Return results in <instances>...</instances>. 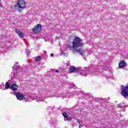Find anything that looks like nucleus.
Here are the masks:
<instances>
[{"label":"nucleus","instance_id":"nucleus-8","mask_svg":"<svg viewBox=\"0 0 128 128\" xmlns=\"http://www.w3.org/2000/svg\"><path fill=\"white\" fill-rule=\"evenodd\" d=\"M32 100H34L37 102H40L44 101V97H40L38 96H34V98H32Z\"/></svg>","mask_w":128,"mask_h":128},{"label":"nucleus","instance_id":"nucleus-10","mask_svg":"<svg viewBox=\"0 0 128 128\" xmlns=\"http://www.w3.org/2000/svg\"><path fill=\"white\" fill-rule=\"evenodd\" d=\"M120 68H124L126 66V62L124 60H122L118 64Z\"/></svg>","mask_w":128,"mask_h":128},{"label":"nucleus","instance_id":"nucleus-13","mask_svg":"<svg viewBox=\"0 0 128 128\" xmlns=\"http://www.w3.org/2000/svg\"><path fill=\"white\" fill-rule=\"evenodd\" d=\"M63 116H64V120H68L69 122L72 120V118L68 117V114L66 112L63 113Z\"/></svg>","mask_w":128,"mask_h":128},{"label":"nucleus","instance_id":"nucleus-16","mask_svg":"<svg viewBox=\"0 0 128 128\" xmlns=\"http://www.w3.org/2000/svg\"><path fill=\"white\" fill-rule=\"evenodd\" d=\"M98 100H100L102 102H106V99L98 98Z\"/></svg>","mask_w":128,"mask_h":128},{"label":"nucleus","instance_id":"nucleus-23","mask_svg":"<svg viewBox=\"0 0 128 128\" xmlns=\"http://www.w3.org/2000/svg\"><path fill=\"white\" fill-rule=\"evenodd\" d=\"M50 56H52V58L54 57V54H50Z\"/></svg>","mask_w":128,"mask_h":128},{"label":"nucleus","instance_id":"nucleus-29","mask_svg":"<svg viewBox=\"0 0 128 128\" xmlns=\"http://www.w3.org/2000/svg\"><path fill=\"white\" fill-rule=\"evenodd\" d=\"M95 75L96 76V73H95Z\"/></svg>","mask_w":128,"mask_h":128},{"label":"nucleus","instance_id":"nucleus-7","mask_svg":"<svg viewBox=\"0 0 128 128\" xmlns=\"http://www.w3.org/2000/svg\"><path fill=\"white\" fill-rule=\"evenodd\" d=\"M42 25L38 24L32 29V30L34 34H38L42 30Z\"/></svg>","mask_w":128,"mask_h":128},{"label":"nucleus","instance_id":"nucleus-15","mask_svg":"<svg viewBox=\"0 0 128 128\" xmlns=\"http://www.w3.org/2000/svg\"><path fill=\"white\" fill-rule=\"evenodd\" d=\"M11 86L10 85V84L8 82H6V90H8V88H10Z\"/></svg>","mask_w":128,"mask_h":128},{"label":"nucleus","instance_id":"nucleus-30","mask_svg":"<svg viewBox=\"0 0 128 128\" xmlns=\"http://www.w3.org/2000/svg\"><path fill=\"white\" fill-rule=\"evenodd\" d=\"M94 72L96 73V71H94Z\"/></svg>","mask_w":128,"mask_h":128},{"label":"nucleus","instance_id":"nucleus-25","mask_svg":"<svg viewBox=\"0 0 128 128\" xmlns=\"http://www.w3.org/2000/svg\"><path fill=\"white\" fill-rule=\"evenodd\" d=\"M55 72H58L60 71H58V70H56Z\"/></svg>","mask_w":128,"mask_h":128},{"label":"nucleus","instance_id":"nucleus-20","mask_svg":"<svg viewBox=\"0 0 128 128\" xmlns=\"http://www.w3.org/2000/svg\"><path fill=\"white\" fill-rule=\"evenodd\" d=\"M30 50L28 49H26V54H27V56H28V54H30Z\"/></svg>","mask_w":128,"mask_h":128},{"label":"nucleus","instance_id":"nucleus-26","mask_svg":"<svg viewBox=\"0 0 128 128\" xmlns=\"http://www.w3.org/2000/svg\"><path fill=\"white\" fill-rule=\"evenodd\" d=\"M0 8H2V5H0Z\"/></svg>","mask_w":128,"mask_h":128},{"label":"nucleus","instance_id":"nucleus-17","mask_svg":"<svg viewBox=\"0 0 128 128\" xmlns=\"http://www.w3.org/2000/svg\"><path fill=\"white\" fill-rule=\"evenodd\" d=\"M70 86L72 88H76V85L72 83L70 84Z\"/></svg>","mask_w":128,"mask_h":128},{"label":"nucleus","instance_id":"nucleus-11","mask_svg":"<svg viewBox=\"0 0 128 128\" xmlns=\"http://www.w3.org/2000/svg\"><path fill=\"white\" fill-rule=\"evenodd\" d=\"M18 86L16 84H12V85L10 87V90H13V92H16V90H18Z\"/></svg>","mask_w":128,"mask_h":128},{"label":"nucleus","instance_id":"nucleus-9","mask_svg":"<svg viewBox=\"0 0 128 128\" xmlns=\"http://www.w3.org/2000/svg\"><path fill=\"white\" fill-rule=\"evenodd\" d=\"M126 106H126V102H124L117 105V108H119L121 110H122V108L124 109L126 108Z\"/></svg>","mask_w":128,"mask_h":128},{"label":"nucleus","instance_id":"nucleus-22","mask_svg":"<svg viewBox=\"0 0 128 128\" xmlns=\"http://www.w3.org/2000/svg\"><path fill=\"white\" fill-rule=\"evenodd\" d=\"M62 96H64V94H61L59 96L60 98H62Z\"/></svg>","mask_w":128,"mask_h":128},{"label":"nucleus","instance_id":"nucleus-5","mask_svg":"<svg viewBox=\"0 0 128 128\" xmlns=\"http://www.w3.org/2000/svg\"><path fill=\"white\" fill-rule=\"evenodd\" d=\"M122 96H124V98H128V84L126 86H121V92Z\"/></svg>","mask_w":128,"mask_h":128},{"label":"nucleus","instance_id":"nucleus-3","mask_svg":"<svg viewBox=\"0 0 128 128\" xmlns=\"http://www.w3.org/2000/svg\"><path fill=\"white\" fill-rule=\"evenodd\" d=\"M10 94H14V96H16L18 100H25L26 102H30V98L20 92H11Z\"/></svg>","mask_w":128,"mask_h":128},{"label":"nucleus","instance_id":"nucleus-1","mask_svg":"<svg viewBox=\"0 0 128 128\" xmlns=\"http://www.w3.org/2000/svg\"><path fill=\"white\" fill-rule=\"evenodd\" d=\"M72 46H70V44L68 45V48L70 50H74L77 52H78L82 56H88L90 54V52L88 50H84L82 49V46H84V44L82 43V40L78 36L75 37L73 40V42H72Z\"/></svg>","mask_w":128,"mask_h":128},{"label":"nucleus","instance_id":"nucleus-27","mask_svg":"<svg viewBox=\"0 0 128 128\" xmlns=\"http://www.w3.org/2000/svg\"><path fill=\"white\" fill-rule=\"evenodd\" d=\"M66 98H70V96H66Z\"/></svg>","mask_w":128,"mask_h":128},{"label":"nucleus","instance_id":"nucleus-21","mask_svg":"<svg viewBox=\"0 0 128 128\" xmlns=\"http://www.w3.org/2000/svg\"><path fill=\"white\" fill-rule=\"evenodd\" d=\"M14 66H18V62H15Z\"/></svg>","mask_w":128,"mask_h":128},{"label":"nucleus","instance_id":"nucleus-12","mask_svg":"<svg viewBox=\"0 0 128 128\" xmlns=\"http://www.w3.org/2000/svg\"><path fill=\"white\" fill-rule=\"evenodd\" d=\"M15 32L16 34H18L20 38H24V33L22 32L20 30L16 29L15 30Z\"/></svg>","mask_w":128,"mask_h":128},{"label":"nucleus","instance_id":"nucleus-4","mask_svg":"<svg viewBox=\"0 0 128 128\" xmlns=\"http://www.w3.org/2000/svg\"><path fill=\"white\" fill-rule=\"evenodd\" d=\"M26 4L24 0H19L18 2L15 6V8H18V12H20L22 10L26 8Z\"/></svg>","mask_w":128,"mask_h":128},{"label":"nucleus","instance_id":"nucleus-24","mask_svg":"<svg viewBox=\"0 0 128 128\" xmlns=\"http://www.w3.org/2000/svg\"><path fill=\"white\" fill-rule=\"evenodd\" d=\"M56 40H58V38H60V37H56Z\"/></svg>","mask_w":128,"mask_h":128},{"label":"nucleus","instance_id":"nucleus-14","mask_svg":"<svg viewBox=\"0 0 128 128\" xmlns=\"http://www.w3.org/2000/svg\"><path fill=\"white\" fill-rule=\"evenodd\" d=\"M42 58H44V56H38L35 58V62H38V60H40Z\"/></svg>","mask_w":128,"mask_h":128},{"label":"nucleus","instance_id":"nucleus-18","mask_svg":"<svg viewBox=\"0 0 128 128\" xmlns=\"http://www.w3.org/2000/svg\"><path fill=\"white\" fill-rule=\"evenodd\" d=\"M78 122L79 124H80V126H79V128H81V124H82V120H78Z\"/></svg>","mask_w":128,"mask_h":128},{"label":"nucleus","instance_id":"nucleus-28","mask_svg":"<svg viewBox=\"0 0 128 128\" xmlns=\"http://www.w3.org/2000/svg\"><path fill=\"white\" fill-rule=\"evenodd\" d=\"M108 78H112V77L110 76H108Z\"/></svg>","mask_w":128,"mask_h":128},{"label":"nucleus","instance_id":"nucleus-2","mask_svg":"<svg viewBox=\"0 0 128 128\" xmlns=\"http://www.w3.org/2000/svg\"><path fill=\"white\" fill-rule=\"evenodd\" d=\"M70 72H80V74L82 76H88V74H90V70L86 68H76L75 66H72L70 69Z\"/></svg>","mask_w":128,"mask_h":128},{"label":"nucleus","instance_id":"nucleus-6","mask_svg":"<svg viewBox=\"0 0 128 128\" xmlns=\"http://www.w3.org/2000/svg\"><path fill=\"white\" fill-rule=\"evenodd\" d=\"M72 94L76 96L77 94L79 98H86V96H88V94L86 92H84L80 91H75L72 93Z\"/></svg>","mask_w":128,"mask_h":128},{"label":"nucleus","instance_id":"nucleus-19","mask_svg":"<svg viewBox=\"0 0 128 128\" xmlns=\"http://www.w3.org/2000/svg\"><path fill=\"white\" fill-rule=\"evenodd\" d=\"M18 66H14L12 67L13 70H18Z\"/></svg>","mask_w":128,"mask_h":128}]
</instances>
